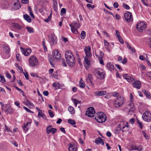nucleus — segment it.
<instances>
[{
    "mask_svg": "<svg viewBox=\"0 0 151 151\" xmlns=\"http://www.w3.org/2000/svg\"><path fill=\"white\" fill-rule=\"evenodd\" d=\"M65 58L68 65L72 67L75 65L76 60L71 51H67L65 52Z\"/></svg>",
    "mask_w": 151,
    "mask_h": 151,
    "instance_id": "1",
    "label": "nucleus"
},
{
    "mask_svg": "<svg viewBox=\"0 0 151 151\" xmlns=\"http://www.w3.org/2000/svg\"><path fill=\"white\" fill-rule=\"evenodd\" d=\"M84 50L86 55V56L84 58V61L87 64L89 65H90V62L88 60V58L91 57L92 55L91 48L90 46H85Z\"/></svg>",
    "mask_w": 151,
    "mask_h": 151,
    "instance_id": "2",
    "label": "nucleus"
},
{
    "mask_svg": "<svg viewBox=\"0 0 151 151\" xmlns=\"http://www.w3.org/2000/svg\"><path fill=\"white\" fill-rule=\"evenodd\" d=\"M124 103V100L123 97H118L114 101V105L115 107L119 108L122 106Z\"/></svg>",
    "mask_w": 151,
    "mask_h": 151,
    "instance_id": "3",
    "label": "nucleus"
},
{
    "mask_svg": "<svg viewBox=\"0 0 151 151\" xmlns=\"http://www.w3.org/2000/svg\"><path fill=\"white\" fill-rule=\"evenodd\" d=\"M106 117L103 113L100 112L99 114L96 116L95 119L99 123L104 122L106 120Z\"/></svg>",
    "mask_w": 151,
    "mask_h": 151,
    "instance_id": "4",
    "label": "nucleus"
},
{
    "mask_svg": "<svg viewBox=\"0 0 151 151\" xmlns=\"http://www.w3.org/2000/svg\"><path fill=\"white\" fill-rule=\"evenodd\" d=\"M69 26L73 32L76 34L78 33V28L80 27V25L75 22H73L72 24H69Z\"/></svg>",
    "mask_w": 151,
    "mask_h": 151,
    "instance_id": "5",
    "label": "nucleus"
},
{
    "mask_svg": "<svg viewBox=\"0 0 151 151\" xmlns=\"http://www.w3.org/2000/svg\"><path fill=\"white\" fill-rule=\"evenodd\" d=\"M29 65L32 67L35 66L38 63V61L35 56H31L29 59Z\"/></svg>",
    "mask_w": 151,
    "mask_h": 151,
    "instance_id": "6",
    "label": "nucleus"
},
{
    "mask_svg": "<svg viewBox=\"0 0 151 151\" xmlns=\"http://www.w3.org/2000/svg\"><path fill=\"white\" fill-rule=\"evenodd\" d=\"M146 27V24L144 22H138L136 25V28L139 31L142 32Z\"/></svg>",
    "mask_w": 151,
    "mask_h": 151,
    "instance_id": "7",
    "label": "nucleus"
},
{
    "mask_svg": "<svg viewBox=\"0 0 151 151\" xmlns=\"http://www.w3.org/2000/svg\"><path fill=\"white\" fill-rule=\"evenodd\" d=\"M142 117L143 119L146 122H149L151 121V114L148 111H145L143 114Z\"/></svg>",
    "mask_w": 151,
    "mask_h": 151,
    "instance_id": "8",
    "label": "nucleus"
},
{
    "mask_svg": "<svg viewBox=\"0 0 151 151\" xmlns=\"http://www.w3.org/2000/svg\"><path fill=\"white\" fill-rule=\"evenodd\" d=\"M95 113L94 109L92 107H90L86 111V115L88 117H91L94 116V114Z\"/></svg>",
    "mask_w": 151,
    "mask_h": 151,
    "instance_id": "9",
    "label": "nucleus"
},
{
    "mask_svg": "<svg viewBox=\"0 0 151 151\" xmlns=\"http://www.w3.org/2000/svg\"><path fill=\"white\" fill-rule=\"evenodd\" d=\"M124 17L126 21L129 22L133 20L132 14L131 12H127L124 14Z\"/></svg>",
    "mask_w": 151,
    "mask_h": 151,
    "instance_id": "10",
    "label": "nucleus"
},
{
    "mask_svg": "<svg viewBox=\"0 0 151 151\" xmlns=\"http://www.w3.org/2000/svg\"><path fill=\"white\" fill-rule=\"evenodd\" d=\"M52 56L55 59L59 60L61 58V54L58 50H53L52 52Z\"/></svg>",
    "mask_w": 151,
    "mask_h": 151,
    "instance_id": "11",
    "label": "nucleus"
},
{
    "mask_svg": "<svg viewBox=\"0 0 151 151\" xmlns=\"http://www.w3.org/2000/svg\"><path fill=\"white\" fill-rule=\"evenodd\" d=\"M49 41L52 42L53 45L56 44L57 43V40L56 36L54 34H52L48 36Z\"/></svg>",
    "mask_w": 151,
    "mask_h": 151,
    "instance_id": "12",
    "label": "nucleus"
},
{
    "mask_svg": "<svg viewBox=\"0 0 151 151\" xmlns=\"http://www.w3.org/2000/svg\"><path fill=\"white\" fill-rule=\"evenodd\" d=\"M52 125H49L47 127L46 131L47 134L51 133L52 134H54L57 131V129L56 128H52Z\"/></svg>",
    "mask_w": 151,
    "mask_h": 151,
    "instance_id": "13",
    "label": "nucleus"
},
{
    "mask_svg": "<svg viewBox=\"0 0 151 151\" xmlns=\"http://www.w3.org/2000/svg\"><path fill=\"white\" fill-rule=\"evenodd\" d=\"M20 48L23 54L25 56H28L31 52V50L30 48L25 49L22 47H21Z\"/></svg>",
    "mask_w": 151,
    "mask_h": 151,
    "instance_id": "14",
    "label": "nucleus"
},
{
    "mask_svg": "<svg viewBox=\"0 0 151 151\" xmlns=\"http://www.w3.org/2000/svg\"><path fill=\"white\" fill-rule=\"evenodd\" d=\"M94 73L96 76H99L98 78L100 79H103L104 78V74L103 72H101L99 70H96L94 71Z\"/></svg>",
    "mask_w": 151,
    "mask_h": 151,
    "instance_id": "15",
    "label": "nucleus"
},
{
    "mask_svg": "<svg viewBox=\"0 0 151 151\" xmlns=\"http://www.w3.org/2000/svg\"><path fill=\"white\" fill-rule=\"evenodd\" d=\"M15 1L13 4L14 9L15 10H18L21 7L19 0H13Z\"/></svg>",
    "mask_w": 151,
    "mask_h": 151,
    "instance_id": "16",
    "label": "nucleus"
},
{
    "mask_svg": "<svg viewBox=\"0 0 151 151\" xmlns=\"http://www.w3.org/2000/svg\"><path fill=\"white\" fill-rule=\"evenodd\" d=\"M132 86L134 88L138 89H139L141 86V82L139 81H134L132 84Z\"/></svg>",
    "mask_w": 151,
    "mask_h": 151,
    "instance_id": "17",
    "label": "nucleus"
},
{
    "mask_svg": "<svg viewBox=\"0 0 151 151\" xmlns=\"http://www.w3.org/2000/svg\"><path fill=\"white\" fill-rule=\"evenodd\" d=\"M106 67L108 70L112 72L114 70V67L113 64L111 63H108L106 64Z\"/></svg>",
    "mask_w": 151,
    "mask_h": 151,
    "instance_id": "18",
    "label": "nucleus"
},
{
    "mask_svg": "<svg viewBox=\"0 0 151 151\" xmlns=\"http://www.w3.org/2000/svg\"><path fill=\"white\" fill-rule=\"evenodd\" d=\"M106 93L105 91H96L94 93L95 95L97 96H101L104 95Z\"/></svg>",
    "mask_w": 151,
    "mask_h": 151,
    "instance_id": "19",
    "label": "nucleus"
},
{
    "mask_svg": "<svg viewBox=\"0 0 151 151\" xmlns=\"http://www.w3.org/2000/svg\"><path fill=\"white\" fill-rule=\"evenodd\" d=\"M123 76L125 78V79L128 81V82H129L134 81V78L132 77L129 76L128 74H125Z\"/></svg>",
    "mask_w": 151,
    "mask_h": 151,
    "instance_id": "20",
    "label": "nucleus"
},
{
    "mask_svg": "<svg viewBox=\"0 0 151 151\" xmlns=\"http://www.w3.org/2000/svg\"><path fill=\"white\" fill-rule=\"evenodd\" d=\"M95 143L97 144L101 143L103 145H104V143L103 139L100 137H99L95 139Z\"/></svg>",
    "mask_w": 151,
    "mask_h": 151,
    "instance_id": "21",
    "label": "nucleus"
},
{
    "mask_svg": "<svg viewBox=\"0 0 151 151\" xmlns=\"http://www.w3.org/2000/svg\"><path fill=\"white\" fill-rule=\"evenodd\" d=\"M12 27L16 29L20 30L22 28V27L17 23H12Z\"/></svg>",
    "mask_w": 151,
    "mask_h": 151,
    "instance_id": "22",
    "label": "nucleus"
},
{
    "mask_svg": "<svg viewBox=\"0 0 151 151\" xmlns=\"http://www.w3.org/2000/svg\"><path fill=\"white\" fill-rule=\"evenodd\" d=\"M142 92L145 94L147 98L150 99H151V94L148 91L146 90H144L142 91Z\"/></svg>",
    "mask_w": 151,
    "mask_h": 151,
    "instance_id": "23",
    "label": "nucleus"
},
{
    "mask_svg": "<svg viewBox=\"0 0 151 151\" xmlns=\"http://www.w3.org/2000/svg\"><path fill=\"white\" fill-rule=\"evenodd\" d=\"M24 18L25 20L27 21L28 22H30L31 21V19L30 17L27 14H25L23 15Z\"/></svg>",
    "mask_w": 151,
    "mask_h": 151,
    "instance_id": "24",
    "label": "nucleus"
},
{
    "mask_svg": "<svg viewBox=\"0 0 151 151\" xmlns=\"http://www.w3.org/2000/svg\"><path fill=\"white\" fill-rule=\"evenodd\" d=\"M31 124V122H27L26 123H24V125L23 126V128L24 130L26 131H27L28 129V128L27 127L28 124H30V125Z\"/></svg>",
    "mask_w": 151,
    "mask_h": 151,
    "instance_id": "25",
    "label": "nucleus"
},
{
    "mask_svg": "<svg viewBox=\"0 0 151 151\" xmlns=\"http://www.w3.org/2000/svg\"><path fill=\"white\" fill-rule=\"evenodd\" d=\"M132 102L133 101H131V102H129L128 104V105L129 106H131V107L132 106H133L132 108H131L129 109V111H132H132H134V110H135L134 107H133L134 105H133V104L132 103Z\"/></svg>",
    "mask_w": 151,
    "mask_h": 151,
    "instance_id": "26",
    "label": "nucleus"
},
{
    "mask_svg": "<svg viewBox=\"0 0 151 151\" xmlns=\"http://www.w3.org/2000/svg\"><path fill=\"white\" fill-rule=\"evenodd\" d=\"M79 86L81 88H83L85 87V84L82 78H81L79 82Z\"/></svg>",
    "mask_w": 151,
    "mask_h": 151,
    "instance_id": "27",
    "label": "nucleus"
},
{
    "mask_svg": "<svg viewBox=\"0 0 151 151\" xmlns=\"http://www.w3.org/2000/svg\"><path fill=\"white\" fill-rule=\"evenodd\" d=\"M127 46L129 50H130L132 52H135V50L134 47H132L127 42Z\"/></svg>",
    "mask_w": 151,
    "mask_h": 151,
    "instance_id": "28",
    "label": "nucleus"
},
{
    "mask_svg": "<svg viewBox=\"0 0 151 151\" xmlns=\"http://www.w3.org/2000/svg\"><path fill=\"white\" fill-rule=\"evenodd\" d=\"M5 111L7 113H12L14 112V111L10 106H9L7 109L5 110Z\"/></svg>",
    "mask_w": 151,
    "mask_h": 151,
    "instance_id": "29",
    "label": "nucleus"
},
{
    "mask_svg": "<svg viewBox=\"0 0 151 151\" xmlns=\"http://www.w3.org/2000/svg\"><path fill=\"white\" fill-rule=\"evenodd\" d=\"M37 116L38 117L41 116L45 119H47L46 116L44 114L42 113V111H41V112H38V115H37Z\"/></svg>",
    "mask_w": 151,
    "mask_h": 151,
    "instance_id": "30",
    "label": "nucleus"
},
{
    "mask_svg": "<svg viewBox=\"0 0 151 151\" xmlns=\"http://www.w3.org/2000/svg\"><path fill=\"white\" fill-rule=\"evenodd\" d=\"M88 79H87V81L88 82H90V83L91 84H92V80L93 78L92 76V75L90 74H89L88 76Z\"/></svg>",
    "mask_w": 151,
    "mask_h": 151,
    "instance_id": "31",
    "label": "nucleus"
},
{
    "mask_svg": "<svg viewBox=\"0 0 151 151\" xmlns=\"http://www.w3.org/2000/svg\"><path fill=\"white\" fill-rule=\"evenodd\" d=\"M69 150L70 151H76V149L73 147V145L70 144L69 145Z\"/></svg>",
    "mask_w": 151,
    "mask_h": 151,
    "instance_id": "32",
    "label": "nucleus"
},
{
    "mask_svg": "<svg viewBox=\"0 0 151 151\" xmlns=\"http://www.w3.org/2000/svg\"><path fill=\"white\" fill-rule=\"evenodd\" d=\"M53 8L55 12H57V11L58 9V3L56 1H54V2H53Z\"/></svg>",
    "mask_w": 151,
    "mask_h": 151,
    "instance_id": "33",
    "label": "nucleus"
},
{
    "mask_svg": "<svg viewBox=\"0 0 151 151\" xmlns=\"http://www.w3.org/2000/svg\"><path fill=\"white\" fill-rule=\"evenodd\" d=\"M68 110L71 114H73L75 113V110L71 106H69L68 107Z\"/></svg>",
    "mask_w": 151,
    "mask_h": 151,
    "instance_id": "34",
    "label": "nucleus"
},
{
    "mask_svg": "<svg viewBox=\"0 0 151 151\" xmlns=\"http://www.w3.org/2000/svg\"><path fill=\"white\" fill-rule=\"evenodd\" d=\"M86 36V33L84 31H82L81 34V37L82 39H84L85 38Z\"/></svg>",
    "mask_w": 151,
    "mask_h": 151,
    "instance_id": "35",
    "label": "nucleus"
},
{
    "mask_svg": "<svg viewBox=\"0 0 151 151\" xmlns=\"http://www.w3.org/2000/svg\"><path fill=\"white\" fill-rule=\"evenodd\" d=\"M73 101H74V104L76 106H77L78 103H81V101L76 99H73Z\"/></svg>",
    "mask_w": 151,
    "mask_h": 151,
    "instance_id": "36",
    "label": "nucleus"
},
{
    "mask_svg": "<svg viewBox=\"0 0 151 151\" xmlns=\"http://www.w3.org/2000/svg\"><path fill=\"white\" fill-rule=\"evenodd\" d=\"M68 122L69 123L73 125L75 124L76 123V122L74 120L70 119H69L68 120Z\"/></svg>",
    "mask_w": 151,
    "mask_h": 151,
    "instance_id": "37",
    "label": "nucleus"
},
{
    "mask_svg": "<svg viewBox=\"0 0 151 151\" xmlns=\"http://www.w3.org/2000/svg\"><path fill=\"white\" fill-rule=\"evenodd\" d=\"M4 49L5 50V52L6 53H9L10 50L9 48L7 46H5L4 47Z\"/></svg>",
    "mask_w": 151,
    "mask_h": 151,
    "instance_id": "38",
    "label": "nucleus"
},
{
    "mask_svg": "<svg viewBox=\"0 0 151 151\" xmlns=\"http://www.w3.org/2000/svg\"><path fill=\"white\" fill-rule=\"evenodd\" d=\"M26 28L29 33H32L34 32L33 29L29 27H27Z\"/></svg>",
    "mask_w": 151,
    "mask_h": 151,
    "instance_id": "39",
    "label": "nucleus"
},
{
    "mask_svg": "<svg viewBox=\"0 0 151 151\" xmlns=\"http://www.w3.org/2000/svg\"><path fill=\"white\" fill-rule=\"evenodd\" d=\"M104 45L106 49L109 50L108 48L109 45V43L106 40H104Z\"/></svg>",
    "mask_w": 151,
    "mask_h": 151,
    "instance_id": "40",
    "label": "nucleus"
},
{
    "mask_svg": "<svg viewBox=\"0 0 151 151\" xmlns=\"http://www.w3.org/2000/svg\"><path fill=\"white\" fill-rule=\"evenodd\" d=\"M66 13V9L64 8H62L61 9L60 14L61 15H63L64 14H65Z\"/></svg>",
    "mask_w": 151,
    "mask_h": 151,
    "instance_id": "41",
    "label": "nucleus"
},
{
    "mask_svg": "<svg viewBox=\"0 0 151 151\" xmlns=\"http://www.w3.org/2000/svg\"><path fill=\"white\" fill-rule=\"evenodd\" d=\"M52 12H51L48 18L46 19L45 20V22H48L52 18Z\"/></svg>",
    "mask_w": 151,
    "mask_h": 151,
    "instance_id": "42",
    "label": "nucleus"
},
{
    "mask_svg": "<svg viewBox=\"0 0 151 151\" xmlns=\"http://www.w3.org/2000/svg\"><path fill=\"white\" fill-rule=\"evenodd\" d=\"M0 77L1 79L0 81L2 83H4L6 82L5 79L3 76H2L0 74Z\"/></svg>",
    "mask_w": 151,
    "mask_h": 151,
    "instance_id": "43",
    "label": "nucleus"
},
{
    "mask_svg": "<svg viewBox=\"0 0 151 151\" xmlns=\"http://www.w3.org/2000/svg\"><path fill=\"white\" fill-rule=\"evenodd\" d=\"M142 133L144 137L146 139H150L149 136L147 135L146 133L144 131H142Z\"/></svg>",
    "mask_w": 151,
    "mask_h": 151,
    "instance_id": "44",
    "label": "nucleus"
},
{
    "mask_svg": "<svg viewBox=\"0 0 151 151\" xmlns=\"http://www.w3.org/2000/svg\"><path fill=\"white\" fill-rule=\"evenodd\" d=\"M137 150L138 151H142L143 149V147L141 145H139L137 147Z\"/></svg>",
    "mask_w": 151,
    "mask_h": 151,
    "instance_id": "45",
    "label": "nucleus"
},
{
    "mask_svg": "<svg viewBox=\"0 0 151 151\" xmlns=\"http://www.w3.org/2000/svg\"><path fill=\"white\" fill-rule=\"evenodd\" d=\"M16 56L17 59L18 61H20L21 60V56L19 54H17Z\"/></svg>",
    "mask_w": 151,
    "mask_h": 151,
    "instance_id": "46",
    "label": "nucleus"
},
{
    "mask_svg": "<svg viewBox=\"0 0 151 151\" xmlns=\"http://www.w3.org/2000/svg\"><path fill=\"white\" fill-rule=\"evenodd\" d=\"M123 6L125 9H127V10L129 9L130 8L129 6L128 5L125 4L124 3H123Z\"/></svg>",
    "mask_w": 151,
    "mask_h": 151,
    "instance_id": "47",
    "label": "nucleus"
},
{
    "mask_svg": "<svg viewBox=\"0 0 151 151\" xmlns=\"http://www.w3.org/2000/svg\"><path fill=\"white\" fill-rule=\"evenodd\" d=\"M48 113L51 117H53L54 116V114L51 110H49Z\"/></svg>",
    "mask_w": 151,
    "mask_h": 151,
    "instance_id": "48",
    "label": "nucleus"
},
{
    "mask_svg": "<svg viewBox=\"0 0 151 151\" xmlns=\"http://www.w3.org/2000/svg\"><path fill=\"white\" fill-rule=\"evenodd\" d=\"M30 75H31V76H33V77H38L40 78V79L42 78L40 77H39L38 76L37 74L36 73H31L30 74Z\"/></svg>",
    "mask_w": 151,
    "mask_h": 151,
    "instance_id": "49",
    "label": "nucleus"
},
{
    "mask_svg": "<svg viewBox=\"0 0 151 151\" xmlns=\"http://www.w3.org/2000/svg\"><path fill=\"white\" fill-rule=\"evenodd\" d=\"M119 41V42L122 44H123L124 43V41L122 39L121 37V36H119L117 38Z\"/></svg>",
    "mask_w": 151,
    "mask_h": 151,
    "instance_id": "50",
    "label": "nucleus"
},
{
    "mask_svg": "<svg viewBox=\"0 0 151 151\" xmlns=\"http://www.w3.org/2000/svg\"><path fill=\"white\" fill-rule=\"evenodd\" d=\"M23 108L25 110L29 112L30 113H33V112L31 111V110H29L28 108H27V107L25 106L23 107Z\"/></svg>",
    "mask_w": 151,
    "mask_h": 151,
    "instance_id": "51",
    "label": "nucleus"
},
{
    "mask_svg": "<svg viewBox=\"0 0 151 151\" xmlns=\"http://www.w3.org/2000/svg\"><path fill=\"white\" fill-rule=\"evenodd\" d=\"M99 60V61L100 63L102 65H104V63L103 60L102 58H98Z\"/></svg>",
    "mask_w": 151,
    "mask_h": 151,
    "instance_id": "52",
    "label": "nucleus"
},
{
    "mask_svg": "<svg viewBox=\"0 0 151 151\" xmlns=\"http://www.w3.org/2000/svg\"><path fill=\"white\" fill-rule=\"evenodd\" d=\"M135 121V119L134 118H132L129 120V122L132 124L134 123Z\"/></svg>",
    "mask_w": 151,
    "mask_h": 151,
    "instance_id": "53",
    "label": "nucleus"
},
{
    "mask_svg": "<svg viewBox=\"0 0 151 151\" xmlns=\"http://www.w3.org/2000/svg\"><path fill=\"white\" fill-rule=\"evenodd\" d=\"M6 77L9 79H10L11 78V76L10 74L8 72H7L6 73Z\"/></svg>",
    "mask_w": 151,
    "mask_h": 151,
    "instance_id": "54",
    "label": "nucleus"
},
{
    "mask_svg": "<svg viewBox=\"0 0 151 151\" xmlns=\"http://www.w3.org/2000/svg\"><path fill=\"white\" fill-rule=\"evenodd\" d=\"M17 81L18 84L20 86H22L23 85V84L22 82H21V80L20 79L17 80Z\"/></svg>",
    "mask_w": 151,
    "mask_h": 151,
    "instance_id": "55",
    "label": "nucleus"
},
{
    "mask_svg": "<svg viewBox=\"0 0 151 151\" xmlns=\"http://www.w3.org/2000/svg\"><path fill=\"white\" fill-rule=\"evenodd\" d=\"M113 6L115 8H117L119 6L118 3L116 2H115L113 4Z\"/></svg>",
    "mask_w": 151,
    "mask_h": 151,
    "instance_id": "56",
    "label": "nucleus"
},
{
    "mask_svg": "<svg viewBox=\"0 0 151 151\" xmlns=\"http://www.w3.org/2000/svg\"><path fill=\"white\" fill-rule=\"evenodd\" d=\"M62 64L63 66L65 67L67 66V65L66 63H65V60L63 58L62 59Z\"/></svg>",
    "mask_w": 151,
    "mask_h": 151,
    "instance_id": "57",
    "label": "nucleus"
},
{
    "mask_svg": "<svg viewBox=\"0 0 151 151\" xmlns=\"http://www.w3.org/2000/svg\"><path fill=\"white\" fill-rule=\"evenodd\" d=\"M24 76L26 79L28 80L29 79V75L27 72H26L25 73H24Z\"/></svg>",
    "mask_w": 151,
    "mask_h": 151,
    "instance_id": "58",
    "label": "nucleus"
},
{
    "mask_svg": "<svg viewBox=\"0 0 151 151\" xmlns=\"http://www.w3.org/2000/svg\"><path fill=\"white\" fill-rule=\"evenodd\" d=\"M127 59L126 58H124L123 60L122 61V63L123 64H125L127 62Z\"/></svg>",
    "mask_w": 151,
    "mask_h": 151,
    "instance_id": "59",
    "label": "nucleus"
},
{
    "mask_svg": "<svg viewBox=\"0 0 151 151\" xmlns=\"http://www.w3.org/2000/svg\"><path fill=\"white\" fill-rule=\"evenodd\" d=\"M147 76H148L149 78V79L151 80V71L150 72H148L146 74Z\"/></svg>",
    "mask_w": 151,
    "mask_h": 151,
    "instance_id": "60",
    "label": "nucleus"
},
{
    "mask_svg": "<svg viewBox=\"0 0 151 151\" xmlns=\"http://www.w3.org/2000/svg\"><path fill=\"white\" fill-rule=\"evenodd\" d=\"M104 56V53L103 52L101 51L100 52V57L99 58H102Z\"/></svg>",
    "mask_w": 151,
    "mask_h": 151,
    "instance_id": "61",
    "label": "nucleus"
},
{
    "mask_svg": "<svg viewBox=\"0 0 151 151\" xmlns=\"http://www.w3.org/2000/svg\"><path fill=\"white\" fill-rule=\"evenodd\" d=\"M59 83H58L55 82L52 85V86L55 87H57L58 86Z\"/></svg>",
    "mask_w": 151,
    "mask_h": 151,
    "instance_id": "62",
    "label": "nucleus"
},
{
    "mask_svg": "<svg viewBox=\"0 0 151 151\" xmlns=\"http://www.w3.org/2000/svg\"><path fill=\"white\" fill-rule=\"evenodd\" d=\"M28 0H22V2L23 4H27L29 3Z\"/></svg>",
    "mask_w": 151,
    "mask_h": 151,
    "instance_id": "63",
    "label": "nucleus"
},
{
    "mask_svg": "<svg viewBox=\"0 0 151 151\" xmlns=\"http://www.w3.org/2000/svg\"><path fill=\"white\" fill-rule=\"evenodd\" d=\"M137 121L138 123L139 124V125L140 127V128L141 129H142V123L140 122L139 121V120H137Z\"/></svg>",
    "mask_w": 151,
    "mask_h": 151,
    "instance_id": "64",
    "label": "nucleus"
}]
</instances>
